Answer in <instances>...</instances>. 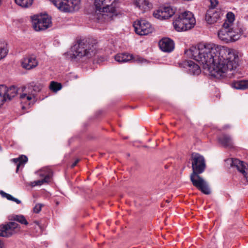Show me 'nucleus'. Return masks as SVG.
Instances as JSON below:
<instances>
[{"instance_id":"nucleus-21","label":"nucleus","mask_w":248,"mask_h":248,"mask_svg":"<svg viewBox=\"0 0 248 248\" xmlns=\"http://www.w3.org/2000/svg\"><path fill=\"white\" fill-rule=\"evenodd\" d=\"M134 4L142 13L149 10L152 6L148 0H135Z\"/></svg>"},{"instance_id":"nucleus-5","label":"nucleus","mask_w":248,"mask_h":248,"mask_svg":"<svg viewBox=\"0 0 248 248\" xmlns=\"http://www.w3.org/2000/svg\"><path fill=\"white\" fill-rule=\"evenodd\" d=\"M72 55L75 58L91 57L95 54L96 46L92 42L80 41L71 47Z\"/></svg>"},{"instance_id":"nucleus-8","label":"nucleus","mask_w":248,"mask_h":248,"mask_svg":"<svg viewBox=\"0 0 248 248\" xmlns=\"http://www.w3.org/2000/svg\"><path fill=\"white\" fill-rule=\"evenodd\" d=\"M31 18L32 27L36 31L45 30L52 25L51 17L47 15H34Z\"/></svg>"},{"instance_id":"nucleus-7","label":"nucleus","mask_w":248,"mask_h":248,"mask_svg":"<svg viewBox=\"0 0 248 248\" xmlns=\"http://www.w3.org/2000/svg\"><path fill=\"white\" fill-rule=\"evenodd\" d=\"M60 11L71 13L78 11L80 8V0H49Z\"/></svg>"},{"instance_id":"nucleus-30","label":"nucleus","mask_w":248,"mask_h":248,"mask_svg":"<svg viewBox=\"0 0 248 248\" xmlns=\"http://www.w3.org/2000/svg\"><path fill=\"white\" fill-rule=\"evenodd\" d=\"M13 219L14 220L18 221L22 224H24V225H26L28 224V222L26 219L25 217L22 215H15L13 216Z\"/></svg>"},{"instance_id":"nucleus-13","label":"nucleus","mask_w":248,"mask_h":248,"mask_svg":"<svg viewBox=\"0 0 248 248\" xmlns=\"http://www.w3.org/2000/svg\"><path fill=\"white\" fill-rule=\"evenodd\" d=\"M227 161L230 164L231 167H235L243 175L246 180L248 181V166L246 163L237 159L231 158L228 159Z\"/></svg>"},{"instance_id":"nucleus-35","label":"nucleus","mask_w":248,"mask_h":248,"mask_svg":"<svg viewBox=\"0 0 248 248\" xmlns=\"http://www.w3.org/2000/svg\"><path fill=\"white\" fill-rule=\"evenodd\" d=\"M79 162V159H77L73 164L71 165V167L74 168L75 167L77 163Z\"/></svg>"},{"instance_id":"nucleus-23","label":"nucleus","mask_w":248,"mask_h":248,"mask_svg":"<svg viewBox=\"0 0 248 248\" xmlns=\"http://www.w3.org/2000/svg\"><path fill=\"white\" fill-rule=\"evenodd\" d=\"M235 16L232 12H229L226 15V19L222 26L228 28H240L237 25H235L233 23Z\"/></svg>"},{"instance_id":"nucleus-37","label":"nucleus","mask_w":248,"mask_h":248,"mask_svg":"<svg viewBox=\"0 0 248 248\" xmlns=\"http://www.w3.org/2000/svg\"><path fill=\"white\" fill-rule=\"evenodd\" d=\"M34 224H35V225H36L37 226H38V227L40 228V229H41V232H42V230L41 227L40 225L39 224V223H38L37 221H34Z\"/></svg>"},{"instance_id":"nucleus-31","label":"nucleus","mask_w":248,"mask_h":248,"mask_svg":"<svg viewBox=\"0 0 248 248\" xmlns=\"http://www.w3.org/2000/svg\"><path fill=\"white\" fill-rule=\"evenodd\" d=\"M0 194L2 197L7 198L8 200L13 201L14 198V197L10 194H7L2 190L0 191Z\"/></svg>"},{"instance_id":"nucleus-6","label":"nucleus","mask_w":248,"mask_h":248,"mask_svg":"<svg viewBox=\"0 0 248 248\" xmlns=\"http://www.w3.org/2000/svg\"><path fill=\"white\" fill-rule=\"evenodd\" d=\"M243 32L242 28H228L222 26L221 29L218 31L217 35L221 41L228 43L239 40Z\"/></svg>"},{"instance_id":"nucleus-20","label":"nucleus","mask_w":248,"mask_h":248,"mask_svg":"<svg viewBox=\"0 0 248 248\" xmlns=\"http://www.w3.org/2000/svg\"><path fill=\"white\" fill-rule=\"evenodd\" d=\"M23 86L36 96V93L41 91L44 85L40 82L32 81Z\"/></svg>"},{"instance_id":"nucleus-4","label":"nucleus","mask_w":248,"mask_h":248,"mask_svg":"<svg viewBox=\"0 0 248 248\" xmlns=\"http://www.w3.org/2000/svg\"><path fill=\"white\" fill-rule=\"evenodd\" d=\"M117 2L115 0H95L94 5L96 10L101 13L105 20H110L116 15Z\"/></svg>"},{"instance_id":"nucleus-12","label":"nucleus","mask_w":248,"mask_h":248,"mask_svg":"<svg viewBox=\"0 0 248 248\" xmlns=\"http://www.w3.org/2000/svg\"><path fill=\"white\" fill-rule=\"evenodd\" d=\"M223 15V12L218 9L210 8L205 15V19L210 24L217 22Z\"/></svg>"},{"instance_id":"nucleus-24","label":"nucleus","mask_w":248,"mask_h":248,"mask_svg":"<svg viewBox=\"0 0 248 248\" xmlns=\"http://www.w3.org/2000/svg\"><path fill=\"white\" fill-rule=\"evenodd\" d=\"M232 87L237 90H245L248 88V80H240L232 83Z\"/></svg>"},{"instance_id":"nucleus-28","label":"nucleus","mask_w":248,"mask_h":248,"mask_svg":"<svg viewBox=\"0 0 248 248\" xmlns=\"http://www.w3.org/2000/svg\"><path fill=\"white\" fill-rule=\"evenodd\" d=\"M16 3L22 7H28L31 6L33 2V0H15Z\"/></svg>"},{"instance_id":"nucleus-15","label":"nucleus","mask_w":248,"mask_h":248,"mask_svg":"<svg viewBox=\"0 0 248 248\" xmlns=\"http://www.w3.org/2000/svg\"><path fill=\"white\" fill-rule=\"evenodd\" d=\"M115 60L119 63L127 62L130 61L142 62L143 60L140 58H135L132 55L127 53H119L115 55Z\"/></svg>"},{"instance_id":"nucleus-17","label":"nucleus","mask_w":248,"mask_h":248,"mask_svg":"<svg viewBox=\"0 0 248 248\" xmlns=\"http://www.w3.org/2000/svg\"><path fill=\"white\" fill-rule=\"evenodd\" d=\"M3 88L5 89V91L3 93H2L4 98H5V101L11 100L15 97L17 94L18 90L16 87L15 86H11L10 87H7L4 85H0V90L1 88Z\"/></svg>"},{"instance_id":"nucleus-11","label":"nucleus","mask_w":248,"mask_h":248,"mask_svg":"<svg viewBox=\"0 0 248 248\" xmlns=\"http://www.w3.org/2000/svg\"><path fill=\"white\" fill-rule=\"evenodd\" d=\"M133 27L136 33L140 35H147L152 32L153 30L150 23L144 19L135 21L134 23Z\"/></svg>"},{"instance_id":"nucleus-3","label":"nucleus","mask_w":248,"mask_h":248,"mask_svg":"<svg viewBox=\"0 0 248 248\" xmlns=\"http://www.w3.org/2000/svg\"><path fill=\"white\" fill-rule=\"evenodd\" d=\"M195 23L194 15L189 11H185L178 15L173 22L174 28L178 31L190 30L194 27Z\"/></svg>"},{"instance_id":"nucleus-18","label":"nucleus","mask_w":248,"mask_h":248,"mask_svg":"<svg viewBox=\"0 0 248 248\" xmlns=\"http://www.w3.org/2000/svg\"><path fill=\"white\" fill-rule=\"evenodd\" d=\"M159 46L162 51L166 52H170L172 51L174 48L173 42L168 38L162 39L159 42Z\"/></svg>"},{"instance_id":"nucleus-29","label":"nucleus","mask_w":248,"mask_h":248,"mask_svg":"<svg viewBox=\"0 0 248 248\" xmlns=\"http://www.w3.org/2000/svg\"><path fill=\"white\" fill-rule=\"evenodd\" d=\"M61 83L55 81H51L50 83L49 89L54 92H57L62 89Z\"/></svg>"},{"instance_id":"nucleus-19","label":"nucleus","mask_w":248,"mask_h":248,"mask_svg":"<svg viewBox=\"0 0 248 248\" xmlns=\"http://www.w3.org/2000/svg\"><path fill=\"white\" fill-rule=\"evenodd\" d=\"M184 67L188 69L189 73L194 75H198L201 73L200 66L191 61L184 62Z\"/></svg>"},{"instance_id":"nucleus-16","label":"nucleus","mask_w":248,"mask_h":248,"mask_svg":"<svg viewBox=\"0 0 248 248\" xmlns=\"http://www.w3.org/2000/svg\"><path fill=\"white\" fill-rule=\"evenodd\" d=\"M38 64V62L35 57L29 56L21 60V65L22 68L26 70H31L36 67Z\"/></svg>"},{"instance_id":"nucleus-38","label":"nucleus","mask_w":248,"mask_h":248,"mask_svg":"<svg viewBox=\"0 0 248 248\" xmlns=\"http://www.w3.org/2000/svg\"><path fill=\"white\" fill-rule=\"evenodd\" d=\"M42 170H43V172L44 173H45V174H49L50 175V173L49 172H46V171H48V170H46V169H43Z\"/></svg>"},{"instance_id":"nucleus-33","label":"nucleus","mask_w":248,"mask_h":248,"mask_svg":"<svg viewBox=\"0 0 248 248\" xmlns=\"http://www.w3.org/2000/svg\"><path fill=\"white\" fill-rule=\"evenodd\" d=\"M42 205L41 204H37L33 208V212L35 213H38L41 210Z\"/></svg>"},{"instance_id":"nucleus-32","label":"nucleus","mask_w":248,"mask_h":248,"mask_svg":"<svg viewBox=\"0 0 248 248\" xmlns=\"http://www.w3.org/2000/svg\"><path fill=\"white\" fill-rule=\"evenodd\" d=\"M1 89L0 90V107L3 105L4 102H5V98H4V96L3 95L2 93H4L5 90L3 89V88H1Z\"/></svg>"},{"instance_id":"nucleus-9","label":"nucleus","mask_w":248,"mask_h":248,"mask_svg":"<svg viewBox=\"0 0 248 248\" xmlns=\"http://www.w3.org/2000/svg\"><path fill=\"white\" fill-rule=\"evenodd\" d=\"M20 99L22 105V108L26 109L32 105L36 101V96L24 86L21 88Z\"/></svg>"},{"instance_id":"nucleus-2","label":"nucleus","mask_w":248,"mask_h":248,"mask_svg":"<svg viewBox=\"0 0 248 248\" xmlns=\"http://www.w3.org/2000/svg\"><path fill=\"white\" fill-rule=\"evenodd\" d=\"M191 160L193 171L190 178L193 185L204 194H209L211 191L208 183L200 176L206 168L203 156L198 153H192Z\"/></svg>"},{"instance_id":"nucleus-25","label":"nucleus","mask_w":248,"mask_h":248,"mask_svg":"<svg viewBox=\"0 0 248 248\" xmlns=\"http://www.w3.org/2000/svg\"><path fill=\"white\" fill-rule=\"evenodd\" d=\"M218 140L219 143L224 146L232 147V140L229 136L222 135L218 138Z\"/></svg>"},{"instance_id":"nucleus-14","label":"nucleus","mask_w":248,"mask_h":248,"mask_svg":"<svg viewBox=\"0 0 248 248\" xmlns=\"http://www.w3.org/2000/svg\"><path fill=\"white\" fill-rule=\"evenodd\" d=\"M175 13V10L170 6L160 7L154 13V16L159 19H166L172 16Z\"/></svg>"},{"instance_id":"nucleus-26","label":"nucleus","mask_w":248,"mask_h":248,"mask_svg":"<svg viewBox=\"0 0 248 248\" xmlns=\"http://www.w3.org/2000/svg\"><path fill=\"white\" fill-rule=\"evenodd\" d=\"M12 161L17 164L16 172L18 170L20 167L23 166L28 161V158L26 156L22 155L20 157L12 159Z\"/></svg>"},{"instance_id":"nucleus-36","label":"nucleus","mask_w":248,"mask_h":248,"mask_svg":"<svg viewBox=\"0 0 248 248\" xmlns=\"http://www.w3.org/2000/svg\"><path fill=\"white\" fill-rule=\"evenodd\" d=\"M13 201L16 202L17 204H19L21 203V201L20 200L15 198H14Z\"/></svg>"},{"instance_id":"nucleus-39","label":"nucleus","mask_w":248,"mask_h":248,"mask_svg":"<svg viewBox=\"0 0 248 248\" xmlns=\"http://www.w3.org/2000/svg\"><path fill=\"white\" fill-rule=\"evenodd\" d=\"M2 248V242L0 241V248Z\"/></svg>"},{"instance_id":"nucleus-1","label":"nucleus","mask_w":248,"mask_h":248,"mask_svg":"<svg viewBox=\"0 0 248 248\" xmlns=\"http://www.w3.org/2000/svg\"><path fill=\"white\" fill-rule=\"evenodd\" d=\"M188 57L199 62L212 77L220 78H231L238 65L239 52L212 43H201L185 51Z\"/></svg>"},{"instance_id":"nucleus-10","label":"nucleus","mask_w":248,"mask_h":248,"mask_svg":"<svg viewBox=\"0 0 248 248\" xmlns=\"http://www.w3.org/2000/svg\"><path fill=\"white\" fill-rule=\"evenodd\" d=\"M20 230L19 225L15 222H9L0 225V236L8 237L18 232Z\"/></svg>"},{"instance_id":"nucleus-34","label":"nucleus","mask_w":248,"mask_h":248,"mask_svg":"<svg viewBox=\"0 0 248 248\" xmlns=\"http://www.w3.org/2000/svg\"><path fill=\"white\" fill-rule=\"evenodd\" d=\"M218 3L217 0H210L211 8L216 9L215 7L217 5Z\"/></svg>"},{"instance_id":"nucleus-22","label":"nucleus","mask_w":248,"mask_h":248,"mask_svg":"<svg viewBox=\"0 0 248 248\" xmlns=\"http://www.w3.org/2000/svg\"><path fill=\"white\" fill-rule=\"evenodd\" d=\"M38 174L42 178L41 179L37 181H34L31 183V186H41L42 184L47 183L50 181V176L49 174H45L43 172V170L37 172Z\"/></svg>"},{"instance_id":"nucleus-27","label":"nucleus","mask_w":248,"mask_h":248,"mask_svg":"<svg viewBox=\"0 0 248 248\" xmlns=\"http://www.w3.org/2000/svg\"><path fill=\"white\" fill-rule=\"evenodd\" d=\"M8 52L6 43L2 42L0 43V60L6 57Z\"/></svg>"}]
</instances>
